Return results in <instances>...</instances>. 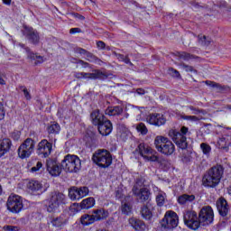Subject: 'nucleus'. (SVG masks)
Returning a JSON list of instances; mask_svg holds the SVG:
<instances>
[{"mask_svg":"<svg viewBox=\"0 0 231 231\" xmlns=\"http://www.w3.org/2000/svg\"><path fill=\"white\" fill-rule=\"evenodd\" d=\"M180 133L178 130L171 129L169 131V136L173 140L174 143L182 150L183 155H182V162L184 163H187L190 160V152H189V150H187V137H185V134L189 133V128L182 126ZM188 152V153H187Z\"/></svg>","mask_w":231,"mask_h":231,"instance_id":"1","label":"nucleus"},{"mask_svg":"<svg viewBox=\"0 0 231 231\" xmlns=\"http://www.w3.org/2000/svg\"><path fill=\"white\" fill-rule=\"evenodd\" d=\"M223 174H225V168H223L221 164H217L216 166L211 167L204 174L203 186L208 189H216V187L221 183Z\"/></svg>","mask_w":231,"mask_h":231,"instance_id":"2","label":"nucleus"},{"mask_svg":"<svg viewBox=\"0 0 231 231\" xmlns=\"http://www.w3.org/2000/svg\"><path fill=\"white\" fill-rule=\"evenodd\" d=\"M155 149L164 156H171L176 151V146L167 137L158 135L154 139Z\"/></svg>","mask_w":231,"mask_h":231,"instance_id":"3","label":"nucleus"},{"mask_svg":"<svg viewBox=\"0 0 231 231\" xmlns=\"http://www.w3.org/2000/svg\"><path fill=\"white\" fill-rule=\"evenodd\" d=\"M82 168V162H80V158L77 155L68 154L61 161V169L65 172H79Z\"/></svg>","mask_w":231,"mask_h":231,"instance_id":"4","label":"nucleus"},{"mask_svg":"<svg viewBox=\"0 0 231 231\" xmlns=\"http://www.w3.org/2000/svg\"><path fill=\"white\" fill-rule=\"evenodd\" d=\"M66 205V195L62 193H54L45 204L47 212L51 214H55L60 212V208Z\"/></svg>","mask_w":231,"mask_h":231,"instance_id":"5","label":"nucleus"},{"mask_svg":"<svg viewBox=\"0 0 231 231\" xmlns=\"http://www.w3.org/2000/svg\"><path fill=\"white\" fill-rule=\"evenodd\" d=\"M92 161L98 165V167L106 169L113 163V157H111V153L106 150H97L93 154Z\"/></svg>","mask_w":231,"mask_h":231,"instance_id":"6","label":"nucleus"},{"mask_svg":"<svg viewBox=\"0 0 231 231\" xmlns=\"http://www.w3.org/2000/svg\"><path fill=\"white\" fill-rule=\"evenodd\" d=\"M134 154L136 156H142L144 162H158V157L156 155V151H154L151 146L146 145L145 143H140Z\"/></svg>","mask_w":231,"mask_h":231,"instance_id":"7","label":"nucleus"},{"mask_svg":"<svg viewBox=\"0 0 231 231\" xmlns=\"http://www.w3.org/2000/svg\"><path fill=\"white\" fill-rule=\"evenodd\" d=\"M179 223L180 218L178 214L172 210H168L161 221V226L164 230H172V228H176V226H178Z\"/></svg>","mask_w":231,"mask_h":231,"instance_id":"8","label":"nucleus"},{"mask_svg":"<svg viewBox=\"0 0 231 231\" xmlns=\"http://www.w3.org/2000/svg\"><path fill=\"white\" fill-rule=\"evenodd\" d=\"M35 150V141L27 138L18 148V156L21 160L30 158Z\"/></svg>","mask_w":231,"mask_h":231,"instance_id":"9","label":"nucleus"},{"mask_svg":"<svg viewBox=\"0 0 231 231\" xmlns=\"http://www.w3.org/2000/svg\"><path fill=\"white\" fill-rule=\"evenodd\" d=\"M7 210L12 214H19L23 208V198L19 195L12 194L8 197L6 203Z\"/></svg>","mask_w":231,"mask_h":231,"instance_id":"10","label":"nucleus"},{"mask_svg":"<svg viewBox=\"0 0 231 231\" xmlns=\"http://www.w3.org/2000/svg\"><path fill=\"white\" fill-rule=\"evenodd\" d=\"M184 223L191 230H198L199 228L201 222L198 217V214L195 211H186L184 213Z\"/></svg>","mask_w":231,"mask_h":231,"instance_id":"11","label":"nucleus"},{"mask_svg":"<svg viewBox=\"0 0 231 231\" xmlns=\"http://www.w3.org/2000/svg\"><path fill=\"white\" fill-rule=\"evenodd\" d=\"M142 185H143V182L136 181L132 189L133 194L136 196V198H139L142 202L149 201V199L151 198V191L147 188H140Z\"/></svg>","mask_w":231,"mask_h":231,"instance_id":"12","label":"nucleus"},{"mask_svg":"<svg viewBox=\"0 0 231 231\" xmlns=\"http://www.w3.org/2000/svg\"><path fill=\"white\" fill-rule=\"evenodd\" d=\"M147 124L154 125L155 127H162L167 123V117L163 114L152 113L146 117Z\"/></svg>","mask_w":231,"mask_h":231,"instance_id":"13","label":"nucleus"},{"mask_svg":"<svg viewBox=\"0 0 231 231\" xmlns=\"http://www.w3.org/2000/svg\"><path fill=\"white\" fill-rule=\"evenodd\" d=\"M217 210L221 217H226L228 216V212H230V207L228 206V201L226 199L221 197L217 202Z\"/></svg>","mask_w":231,"mask_h":231,"instance_id":"14","label":"nucleus"},{"mask_svg":"<svg viewBox=\"0 0 231 231\" xmlns=\"http://www.w3.org/2000/svg\"><path fill=\"white\" fill-rule=\"evenodd\" d=\"M52 145L48 140H42L38 143V154H42L44 158H48L51 154Z\"/></svg>","mask_w":231,"mask_h":231,"instance_id":"15","label":"nucleus"},{"mask_svg":"<svg viewBox=\"0 0 231 231\" xmlns=\"http://www.w3.org/2000/svg\"><path fill=\"white\" fill-rule=\"evenodd\" d=\"M153 194L155 196L157 207H163V205L167 203V193L160 189V188L154 186Z\"/></svg>","mask_w":231,"mask_h":231,"instance_id":"16","label":"nucleus"},{"mask_svg":"<svg viewBox=\"0 0 231 231\" xmlns=\"http://www.w3.org/2000/svg\"><path fill=\"white\" fill-rule=\"evenodd\" d=\"M77 79H89L90 80H97L98 79H104L106 74L100 70H95L92 73L79 72L76 74Z\"/></svg>","mask_w":231,"mask_h":231,"instance_id":"17","label":"nucleus"},{"mask_svg":"<svg viewBox=\"0 0 231 231\" xmlns=\"http://www.w3.org/2000/svg\"><path fill=\"white\" fill-rule=\"evenodd\" d=\"M203 226L212 225L214 223V209L210 206H206L203 208Z\"/></svg>","mask_w":231,"mask_h":231,"instance_id":"18","label":"nucleus"},{"mask_svg":"<svg viewBox=\"0 0 231 231\" xmlns=\"http://www.w3.org/2000/svg\"><path fill=\"white\" fill-rule=\"evenodd\" d=\"M97 129L99 134H101L102 136H107L111 134L113 131V125L111 124V121L105 119L102 123L97 125Z\"/></svg>","mask_w":231,"mask_h":231,"instance_id":"19","label":"nucleus"},{"mask_svg":"<svg viewBox=\"0 0 231 231\" xmlns=\"http://www.w3.org/2000/svg\"><path fill=\"white\" fill-rule=\"evenodd\" d=\"M92 217L94 221H104V219H107L109 217V211L106 210L105 208H99L97 209H93L91 211Z\"/></svg>","mask_w":231,"mask_h":231,"instance_id":"20","label":"nucleus"},{"mask_svg":"<svg viewBox=\"0 0 231 231\" xmlns=\"http://www.w3.org/2000/svg\"><path fill=\"white\" fill-rule=\"evenodd\" d=\"M47 171L51 176H60V167L55 161L51 160L47 162Z\"/></svg>","mask_w":231,"mask_h":231,"instance_id":"21","label":"nucleus"},{"mask_svg":"<svg viewBox=\"0 0 231 231\" xmlns=\"http://www.w3.org/2000/svg\"><path fill=\"white\" fill-rule=\"evenodd\" d=\"M97 203L95 198L88 197L84 199L79 204H76L78 207L81 208V210H89V208H93Z\"/></svg>","mask_w":231,"mask_h":231,"instance_id":"22","label":"nucleus"},{"mask_svg":"<svg viewBox=\"0 0 231 231\" xmlns=\"http://www.w3.org/2000/svg\"><path fill=\"white\" fill-rule=\"evenodd\" d=\"M91 122L94 125H97L99 124H102L104 120H106V117L104 116V114L100 113V110H94L90 114Z\"/></svg>","mask_w":231,"mask_h":231,"instance_id":"23","label":"nucleus"},{"mask_svg":"<svg viewBox=\"0 0 231 231\" xmlns=\"http://www.w3.org/2000/svg\"><path fill=\"white\" fill-rule=\"evenodd\" d=\"M128 223L136 231H145V230H147V226H145V223L142 222V220H138L136 218H130L128 220Z\"/></svg>","mask_w":231,"mask_h":231,"instance_id":"24","label":"nucleus"},{"mask_svg":"<svg viewBox=\"0 0 231 231\" xmlns=\"http://www.w3.org/2000/svg\"><path fill=\"white\" fill-rule=\"evenodd\" d=\"M51 226H54V228H59L60 230L66 225V218H64V216L52 217L51 219Z\"/></svg>","mask_w":231,"mask_h":231,"instance_id":"25","label":"nucleus"},{"mask_svg":"<svg viewBox=\"0 0 231 231\" xmlns=\"http://www.w3.org/2000/svg\"><path fill=\"white\" fill-rule=\"evenodd\" d=\"M152 210H154V207H152V205L148 203L146 206H143L141 209V214L143 219H152Z\"/></svg>","mask_w":231,"mask_h":231,"instance_id":"26","label":"nucleus"},{"mask_svg":"<svg viewBox=\"0 0 231 231\" xmlns=\"http://www.w3.org/2000/svg\"><path fill=\"white\" fill-rule=\"evenodd\" d=\"M124 113V108L120 106H109L106 109L105 114L108 116H118Z\"/></svg>","mask_w":231,"mask_h":231,"instance_id":"27","label":"nucleus"},{"mask_svg":"<svg viewBox=\"0 0 231 231\" xmlns=\"http://www.w3.org/2000/svg\"><path fill=\"white\" fill-rule=\"evenodd\" d=\"M14 146L12 140L10 138L5 137L0 139V147L4 150V152L8 154L12 151V147Z\"/></svg>","mask_w":231,"mask_h":231,"instance_id":"28","label":"nucleus"},{"mask_svg":"<svg viewBox=\"0 0 231 231\" xmlns=\"http://www.w3.org/2000/svg\"><path fill=\"white\" fill-rule=\"evenodd\" d=\"M27 189L31 192H37L42 189V184L39 182L38 180H30L27 183Z\"/></svg>","mask_w":231,"mask_h":231,"instance_id":"29","label":"nucleus"},{"mask_svg":"<svg viewBox=\"0 0 231 231\" xmlns=\"http://www.w3.org/2000/svg\"><path fill=\"white\" fill-rule=\"evenodd\" d=\"M80 223L83 226H89V225H93L95 222V218H93V215L85 214L80 218Z\"/></svg>","mask_w":231,"mask_h":231,"instance_id":"30","label":"nucleus"},{"mask_svg":"<svg viewBox=\"0 0 231 231\" xmlns=\"http://www.w3.org/2000/svg\"><path fill=\"white\" fill-rule=\"evenodd\" d=\"M26 52L28 59L35 60L34 64H42V62H44V58L42 56H38L37 54L30 51V50H27Z\"/></svg>","mask_w":231,"mask_h":231,"instance_id":"31","label":"nucleus"},{"mask_svg":"<svg viewBox=\"0 0 231 231\" xmlns=\"http://www.w3.org/2000/svg\"><path fill=\"white\" fill-rule=\"evenodd\" d=\"M69 197L72 201H77L79 199H81L79 188L77 187L70 188L69 190Z\"/></svg>","mask_w":231,"mask_h":231,"instance_id":"32","label":"nucleus"},{"mask_svg":"<svg viewBox=\"0 0 231 231\" xmlns=\"http://www.w3.org/2000/svg\"><path fill=\"white\" fill-rule=\"evenodd\" d=\"M194 199H196V197L194 195L184 194L178 198V203H180V205H185L190 201H194Z\"/></svg>","mask_w":231,"mask_h":231,"instance_id":"33","label":"nucleus"},{"mask_svg":"<svg viewBox=\"0 0 231 231\" xmlns=\"http://www.w3.org/2000/svg\"><path fill=\"white\" fill-rule=\"evenodd\" d=\"M206 86L209 88H213V89H217V93H221V91H225V86H221L219 83H216L214 81L206 80L204 81Z\"/></svg>","mask_w":231,"mask_h":231,"instance_id":"34","label":"nucleus"},{"mask_svg":"<svg viewBox=\"0 0 231 231\" xmlns=\"http://www.w3.org/2000/svg\"><path fill=\"white\" fill-rule=\"evenodd\" d=\"M28 32L27 37H29L30 41H32L33 44H37V42H39V34L37 32L33 31V28H29Z\"/></svg>","mask_w":231,"mask_h":231,"instance_id":"35","label":"nucleus"},{"mask_svg":"<svg viewBox=\"0 0 231 231\" xmlns=\"http://www.w3.org/2000/svg\"><path fill=\"white\" fill-rule=\"evenodd\" d=\"M50 134H59L60 133V125L57 123H52L47 128Z\"/></svg>","mask_w":231,"mask_h":231,"instance_id":"36","label":"nucleus"},{"mask_svg":"<svg viewBox=\"0 0 231 231\" xmlns=\"http://www.w3.org/2000/svg\"><path fill=\"white\" fill-rule=\"evenodd\" d=\"M203 130L205 134H212L216 131V125L211 124H203Z\"/></svg>","mask_w":231,"mask_h":231,"instance_id":"37","label":"nucleus"},{"mask_svg":"<svg viewBox=\"0 0 231 231\" xmlns=\"http://www.w3.org/2000/svg\"><path fill=\"white\" fill-rule=\"evenodd\" d=\"M125 196V188H124V186L117 188L116 190V198H117V199H121V201H124L122 199H124Z\"/></svg>","mask_w":231,"mask_h":231,"instance_id":"38","label":"nucleus"},{"mask_svg":"<svg viewBox=\"0 0 231 231\" xmlns=\"http://www.w3.org/2000/svg\"><path fill=\"white\" fill-rule=\"evenodd\" d=\"M217 145L219 149H228V143L226 142V137H220L217 140Z\"/></svg>","mask_w":231,"mask_h":231,"instance_id":"39","label":"nucleus"},{"mask_svg":"<svg viewBox=\"0 0 231 231\" xmlns=\"http://www.w3.org/2000/svg\"><path fill=\"white\" fill-rule=\"evenodd\" d=\"M34 163V166H32L31 168V172L34 173V172H39V171H41V169H42V162H39V161H32Z\"/></svg>","mask_w":231,"mask_h":231,"instance_id":"40","label":"nucleus"},{"mask_svg":"<svg viewBox=\"0 0 231 231\" xmlns=\"http://www.w3.org/2000/svg\"><path fill=\"white\" fill-rule=\"evenodd\" d=\"M136 129L138 133H141V134H147V133H149L147 126H145L143 123H140L139 125H137Z\"/></svg>","mask_w":231,"mask_h":231,"instance_id":"41","label":"nucleus"},{"mask_svg":"<svg viewBox=\"0 0 231 231\" xmlns=\"http://www.w3.org/2000/svg\"><path fill=\"white\" fill-rule=\"evenodd\" d=\"M78 190L79 191V197L81 199L89 194V189L88 187L78 188Z\"/></svg>","mask_w":231,"mask_h":231,"instance_id":"42","label":"nucleus"},{"mask_svg":"<svg viewBox=\"0 0 231 231\" xmlns=\"http://www.w3.org/2000/svg\"><path fill=\"white\" fill-rule=\"evenodd\" d=\"M11 138L14 142H19V140H21V131L14 130L13 133H11Z\"/></svg>","mask_w":231,"mask_h":231,"instance_id":"43","label":"nucleus"},{"mask_svg":"<svg viewBox=\"0 0 231 231\" xmlns=\"http://www.w3.org/2000/svg\"><path fill=\"white\" fill-rule=\"evenodd\" d=\"M121 210L123 214L129 216V214H131V206L127 203H125L122 205Z\"/></svg>","mask_w":231,"mask_h":231,"instance_id":"44","label":"nucleus"},{"mask_svg":"<svg viewBox=\"0 0 231 231\" xmlns=\"http://www.w3.org/2000/svg\"><path fill=\"white\" fill-rule=\"evenodd\" d=\"M5 116H6V109L5 108V105L0 102V122L1 120H5Z\"/></svg>","mask_w":231,"mask_h":231,"instance_id":"45","label":"nucleus"},{"mask_svg":"<svg viewBox=\"0 0 231 231\" xmlns=\"http://www.w3.org/2000/svg\"><path fill=\"white\" fill-rule=\"evenodd\" d=\"M179 58L180 60H189V59H192V56L187 52H180Z\"/></svg>","mask_w":231,"mask_h":231,"instance_id":"46","label":"nucleus"},{"mask_svg":"<svg viewBox=\"0 0 231 231\" xmlns=\"http://www.w3.org/2000/svg\"><path fill=\"white\" fill-rule=\"evenodd\" d=\"M76 53H79V55H85L86 57H91V53L88 52V51L82 49V48H77L75 50Z\"/></svg>","mask_w":231,"mask_h":231,"instance_id":"47","label":"nucleus"},{"mask_svg":"<svg viewBox=\"0 0 231 231\" xmlns=\"http://www.w3.org/2000/svg\"><path fill=\"white\" fill-rule=\"evenodd\" d=\"M184 120H189V122H198V120H201V117H198L196 116H184Z\"/></svg>","mask_w":231,"mask_h":231,"instance_id":"48","label":"nucleus"},{"mask_svg":"<svg viewBox=\"0 0 231 231\" xmlns=\"http://www.w3.org/2000/svg\"><path fill=\"white\" fill-rule=\"evenodd\" d=\"M132 107L134 108V113H135V115H137L136 120H137V121L143 120V118L142 117V110H140V109L138 108V106H135V107H134V106H132Z\"/></svg>","mask_w":231,"mask_h":231,"instance_id":"49","label":"nucleus"},{"mask_svg":"<svg viewBox=\"0 0 231 231\" xmlns=\"http://www.w3.org/2000/svg\"><path fill=\"white\" fill-rule=\"evenodd\" d=\"M203 42H204V46L208 48V46H210V44H212V38L204 35L203 36Z\"/></svg>","mask_w":231,"mask_h":231,"instance_id":"50","label":"nucleus"},{"mask_svg":"<svg viewBox=\"0 0 231 231\" xmlns=\"http://www.w3.org/2000/svg\"><path fill=\"white\" fill-rule=\"evenodd\" d=\"M3 230H5V231H19L20 228H19V226H5L3 227Z\"/></svg>","mask_w":231,"mask_h":231,"instance_id":"51","label":"nucleus"},{"mask_svg":"<svg viewBox=\"0 0 231 231\" xmlns=\"http://www.w3.org/2000/svg\"><path fill=\"white\" fill-rule=\"evenodd\" d=\"M212 147L207 143H203V154H210Z\"/></svg>","mask_w":231,"mask_h":231,"instance_id":"52","label":"nucleus"},{"mask_svg":"<svg viewBox=\"0 0 231 231\" xmlns=\"http://www.w3.org/2000/svg\"><path fill=\"white\" fill-rule=\"evenodd\" d=\"M119 60H121L125 64H131V60H128V58L125 57L124 55H120Z\"/></svg>","mask_w":231,"mask_h":231,"instance_id":"53","label":"nucleus"},{"mask_svg":"<svg viewBox=\"0 0 231 231\" xmlns=\"http://www.w3.org/2000/svg\"><path fill=\"white\" fill-rule=\"evenodd\" d=\"M170 75H172L173 77H180V72L174 69H170Z\"/></svg>","mask_w":231,"mask_h":231,"instance_id":"54","label":"nucleus"},{"mask_svg":"<svg viewBox=\"0 0 231 231\" xmlns=\"http://www.w3.org/2000/svg\"><path fill=\"white\" fill-rule=\"evenodd\" d=\"M188 109L192 112L193 115H199L201 113L199 109L194 108V106H188Z\"/></svg>","mask_w":231,"mask_h":231,"instance_id":"55","label":"nucleus"},{"mask_svg":"<svg viewBox=\"0 0 231 231\" xmlns=\"http://www.w3.org/2000/svg\"><path fill=\"white\" fill-rule=\"evenodd\" d=\"M80 32H82V30H80V28H71L69 30V33H71L72 35L75 33H80Z\"/></svg>","mask_w":231,"mask_h":231,"instance_id":"56","label":"nucleus"},{"mask_svg":"<svg viewBox=\"0 0 231 231\" xmlns=\"http://www.w3.org/2000/svg\"><path fill=\"white\" fill-rule=\"evenodd\" d=\"M97 46L99 50H104V48H106V43H104V42H97Z\"/></svg>","mask_w":231,"mask_h":231,"instance_id":"57","label":"nucleus"},{"mask_svg":"<svg viewBox=\"0 0 231 231\" xmlns=\"http://www.w3.org/2000/svg\"><path fill=\"white\" fill-rule=\"evenodd\" d=\"M23 95L27 100H30V98H32V97L30 96V92H28V89L26 88H23Z\"/></svg>","mask_w":231,"mask_h":231,"instance_id":"58","label":"nucleus"},{"mask_svg":"<svg viewBox=\"0 0 231 231\" xmlns=\"http://www.w3.org/2000/svg\"><path fill=\"white\" fill-rule=\"evenodd\" d=\"M226 225H228V223L226 221V220H223L221 221L219 224H218V226L220 228H225V226H226Z\"/></svg>","mask_w":231,"mask_h":231,"instance_id":"59","label":"nucleus"},{"mask_svg":"<svg viewBox=\"0 0 231 231\" xmlns=\"http://www.w3.org/2000/svg\"><path fill=\"white\" fill-rule=\"evenodd\" d=\"M182 69H184V71H192V67L191 66L183 65Z\"/></svg>","mask_w":231,"mask_h":231,"instance_id":"60","label":"nucleus"},{"mask_svg":"<svg viewBox=\"0 0 231 231\" xmlns=\"http://www.w3.org/2000/svg\"><path fill=\"white\" fill-rule=\"evenodd\" d=\"M5 156H6L5 150L0 147V159L5 158Z\"/></svg>","mask_w":231,"mask_h":231,"instance_id":"61","label":"nucleus"},{"mask_svg":"<svg viewBox=\"0 0 231 231\" xmlns=\"http://www.w3.org/2000/svg\"><path fill=\"white\" fill-rule=\"evenodd\" d=\"M137 95H145V90H143V88H138L136 90Z\"/></svg>","mask_w":231,"mask_h":231,"instance_id":"62","label":"nucleus"},{"mask_svg":"<svg viewBox=\"0 0 231 231\" xmlns=\"http://www.w3.org/2000/svg\"><path fill=\"white\" fill-rule=\"evenodd\" d=\"M75 17H77V18L79 19L80 21H84V19H85L84 16H82V15H80V14H75Z\"/></svg>","mask_w":231,"mask_h":231,"instance_id":"63","label":"nucleus"},{"mask_svg":"<svg viewBox=\"0 0 231 231\" xmlns=\"http://www.w3.org/2000/svg\"><path fill=\"white\" fill-rule=\"evenodd\" d=\"M79 64H81L84 68H88V63L84 62L83 60H79Z\"/></svg>","mask_w":231,"mask_h":231,"instance_id":"64","label":"nucleus"}]
</instances>
